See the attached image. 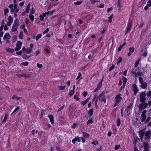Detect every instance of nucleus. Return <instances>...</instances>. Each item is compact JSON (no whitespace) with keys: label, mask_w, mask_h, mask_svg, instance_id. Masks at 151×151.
<instances>
[{"label":"nucleus","mask_w":151,"mask_h":151,"mask_svg":"<svg viewBox=\"0 0 151 151\" xmlns=\"http://www.w3.org/2000/svg\"><path fill=\"white\" fill-rule=\"evenodd\" d=\"M151 132L149 131L145 132L143 131H140L139 132V137L141 138V140L143 139V137L145 140H147L149 139L151 136Z\"/></svg>","instance_id":"1"},{"label":"nucleus","mask_w":151,"mask_h":151,"mask_svg":"<svg viewBox=\"0 0 151 151\" xmlns=\"http://www.w3.org/2000/svg\"><path fill=\"white\" fill-rule=\"evenodd\" d=\"M9 7L11 9V12L13 14L14 13H17L19 10L16 4H14V5L13 4H10Z\"/></svg>","instance_id":"2"},{"label":"nucleus","mask_w":151,"mask_h":151,"mask_svg":"<svg viewBox=\"0 0 151 151\" xmlns=\"http://www.w3.org/2000/svg\"><path fill=\"white\" fill-rule=\"evenodd\" d=\"M122 99V97H121L120 95H118L116 96L115 98V101L116 103L115 104L114 107L116 106L120 103Z\"/></svg>","instance_id":"3"},{"label":"nucleus","mask_w":151,"mask_h":151,"mask_svg":"<svg viewBox=\"0 0 151 151\" xmlns=\"http://www.w3.org/2000/svg\"><path fill=\"white\" fill-rule=\"evenodd\" d=\"M99 100L101 101L104 102L105 103H106V100L104 93L103 92L101 93L99 95Z\"/></svg>","instance_id":"4"},{"label":"nucleus","mask_w":151,"mask_h":151,"mask_svg":"<svg viewBox=\"0 0 151 151\" xmlns=\"http://www.w3.org/2000/svg\"><path fill=\"white\" fill-rule=\"evenodd\" d=\"M145 96L146 94L144 92H142L140 94V101L141 102L143 103L145 102L146 99L145 98Z\"/></svg>","instance_id":"5"},{"label":"nucleus","mask_w":151,"mask_h":151,"mask_svg":"<svg viewBox=\"0 0 151 151\" xmlns=\"http://www.w3.org/2000/svg\"><path fill=\"white\" fill-rule=\"evenodd\" d=\"M11 36L8 33H6L4 35L3 39L6 41L7 43H9V40Z\"/></svg>","instance_id":"6"},{"label":"nucleus","mask_w":151,"mask_h":151,"mask_svg":"<svg viewBox=\"0 0 151 151\" xmlns=\"http://www.w3.org/2000/svg\"><path fill=\"white\" fill-rule=\"evenodd\" d=\"M22 43L20 41H18L17 42L16 46L15 48V50L18 51L20 50L22 45Z\"/></svg>","instance_id":"7"},{"label":"nucleus","mask_w":151,"mask_h":151,"mask_svg":"<svg viewBox=\"0 0 151 151\" xmlns=\"http://www.w3.org/2000/svg\"><path fill=\"white\" fill-rule=\"evenodd\" d=\"M147 110H144L142 112L141 117V121L142 122L145 121L146 119V116L145 114Z\"/></svg>","instance_id":"8"},{"label":"nucleus","mask_w":151,"mask_h":151,"mask_svg":"<svg viewBox=\"0 0 151 151\" xmlns=\"http://www.w3.org/2000/svg\"><path fill=\"white\" fill-rule=\"evenodd\" d=\"M17 76L19 78L23 77L24 78H27L29 77L30 75L29 74L19 73L17 74Z\"/></svg>","instance_id":"9"},{"label":"nucleus","mask_w":151,"mask_h":151,"mask_svg":"<svg viewBox=\"0 0 151 151\" xmlns=\"http://www.w3.org/2000/svg\"><path fill=\"white\" fill-rule=\"evenodd\" d=\"M148 105V104L147 103H142L139 106V110H142L146 108Z\"/></svg>","instance_id":"10"},{"label":"nucleus","mask_w":151,"mask_h":151,"mask_svg":"<svg viewBox=\"0 0 151 151\" xmlns=\"http://www.w3.org/2000/svg\"><path fill=\"white\" fill-rule=\"evenodd\" d=\"M136 71L135 70H133L132 71V74L134 75L135 77H137L138 76H140L142 75V73H140L139 71Z\"/></svg>","instance_id":"11"},{"label":"nucleus","mask_w":151,"mask_h":151,"mask_svg":"<svg viewBox=\"0 0 151 151\" xmlns=\"http://www.w3.org/2000/svg\"><path fill=\"white\" fill-rule=\"evenodd\" d=\"M132 20L131 19H129L128 21L127 26V29L126 32V33L128 32H129L131 29L132 26Z\"/></svg>","instance_id":"12"},{"label":"nucleus","mask_w":151,"mask_h":151,"mask_svg":"<svg viewBox=\"0 0 151 151\" xmlns=\"http://www.w3.org/2000/svg\"><path fill=\"white\" fill-rule=\"evenodd\" d=\"M49 14V12H48L47 13H43L41 14L40 15L39 17L40 18V19L42 21H44V19L45 17H46V14Z\"/></svg>","instance_id":"13"},{"label":"nucleus","mask_w":151,"mask_h":151,"mask_svg":"<svg viewBox=\"0 0 151 151\" xmlns=\"http://www.w3.org/2000/svg\"><path fill=\"white\" fill-rule=\"evenodd\" d=\"M81 137H80L78 136H77L72 140V143L75 144V142L76 141H77L78 142H81Z\"/></svg>","instance_id":"14"},{"label":"nucleus","mask_w":151,"mask_h":151,"mask_svg":"<svg viewBox=\"0 0 151 151\" xmlns=\"http://www.w3.org/2000/svg\"><path fill=\"white\" fill-rule=\"evenodd\" d=\"M144 150L143 151H148L149 150V146L147 143L145 142L143 143Z\"/></svg>","instance_id":"15"},{"label":"nucleus","mask_w":151,"mask_h":151,"mask_svg":"<svg viewBox=\"0 0 151 151\" xmlns=\"http://www.w3.org/2000/svg\"><path fill=\"white\" fill-rule=\"evenodd\" d=\"M151 6V1L149 0L147 3L146 6L144 7V9L145 10H147L149 7Z\"/></svg>","instance_id":"16"},{"label":"nucleus","mask_w":151,"mask_h":151,"mask_svg":"<svg viewBox=\"0 0 151 151\" xmlns=\"http://www.w3.org/2000/svg\"><path fill=\"white\" fill-rule=\"evenodd\" d=\"M132 88L134 92V93L135 94L138 91V90L137 88L136 85L135 84L133 85Z\"/></svg>","instance_id":"17"},{"label":"nucleus","mask_w":151,"mask_h":151,"mask_svg":"<svg viewBox=\"0 0 151 151\" xmlns=\"http://www.w3.org/2000/svg\"><path fill=\"white\" fill-rule=\"evenodd\" d=\"M122 79L123 81V85L124 86H123V87L122 86L121 87V89H122L123 88H124V87L125 86V84L127 81V79L125 77H122Z\"/></svg>","instance_id":"18"},{"label":"nucleus","mask_w":151,"mask_h":151,"mask_svg":"<svg viewBox=\"0 0 151 151\" xmlns=\"http://www.w3.org/2000/svg\"><path fill=\"white\" fill-rule=\"evenodd\" d=\"M48 118H49L51 124H53L54 123L53 116L51 115H48Z\"/></svg>","instance_id":"19"},{"label":"nucleus","mask_w":151,"mask_h":151,"mask_svg":"<svg viewBox=\"0 0 151 151\" xmlns=\"http://www.w3.org/2000/svg\"><path fill=\"white\" fill-rule=\"evenodd\" d=\"M83 135V138H88L89 136L90 135L88 133H86L84 132H82Z\"/></svg>","instance_id":"20"},{"label":"nucleus","mask_w":151,"mask_h":151,"mask_svg":"<svg viewBox=\"0 0 151 151\" xmlns=\"http://www.w3.org/2000/svg\"><path fill=\"white\" fill-rule=\"evenodd\" d=\"M147 85L145 82L141 83L140 86L142 88L145 89L147 87Z\"/></svg>","instance_id":"21"},{"label":"nucleus","mask_w":151,"mask_h":151,"mask_svg":"<svg viewBox=\"0 0 151 151\" xmlns=\"http://www.w3.org/2000/svg\"><path fill=\"white\" fill-rule=\"evenodd\" d=\"M6 50L7 52L11 53H12L14 52V49L9 47L6 48Z\"/></svg>","instance_id":"22"},{"label":"nucleus","mask_w":151,"mask_h":151,"mask_svg":"<svg viewBox=\"0 0 151 151\" xmlns=\"http://www.w3.org/2000/svg\"><path fill=\"white\" fill-rule=\"evenodd\" d=\"M13 25L18 27L19 25V21L17 19L15 20Z\"/></svg>","instance_id":"23"},{"label":"nucleus","mask_w":151,"mask_h":151,"mask_svg":"<svg viewBox=\"0 0 151 151\" xmlns=\"http://www.w3.org/2000/svg\"><path fill=\"white\" fill-rule=\"evenodd\" d=\"M8 116V114L7 113H5L4 115V117L3 120H2V122L3 123L5 122L7 119V117Z\"/></svg>","instance_id":"24"},{"label":"nucleus","mask_w":151,"mask_h":151,"mask_svg":"<svg viewBox=\"0 0 151 151\" xmlns=\"http://www.w3.org/2000/svg\"><path fill=\"white\" fill-rule=\"evenodd\" d=\"M93 109H91L88 111V114L90 116H91L93 113Z\"/></svg>","instance_id":"25"},{"label":"nucleus","mask_w":151,"mask_h":151,"mask_svg":"<svg viewBox=\"0 0 151 151\" xmlns=\"http://www.w3.org/2000/svg\"><path fill=\"white\" fill-rule=\"evenodd\" d=\"M102 86V80L100 81L97 85V87L100 89Z\"/></svg>","instance_id":"26"},{"label":"nucleus","mask_w":151,"mask_h":151,"mask_svg":"<svg viewBox=\"0 0 151 151\" xmlns=\"http://www.w3.org/2000/svg\"><path fill=\"white\" fill-rule=\"evenodd\" d=\"M113 17V15L111 14L110 17H108V22L110 23L112 22V19Z\"/></svg>","instance_id":"27"},{"label":"nucleus","mask_w":151,"mask_h":151,"mask_svg":"<svg viewBox=\"0 0 151 151\" xmlns=\"http://www.w3.org/2000/svg\"><path fill=\"white\" fill-rule=\"evenodd\" d=\"M29 17L31 20V21L33 22L34 19V16L32 14H29Z\"/></svg>","instance_id":"28"},{"label":"nucleus","mask_w":151,"mask_h":151,"mask_svg":"<svg viewBox=\"0 0 151 151\" xmlns=\"http://www.w3.org/2000/svg\"><path fill=\"white\" fill-rule=\"evenodd\" d=\"M42 36V34L41 33L37 35L36 37V40L37 41Z\"/></svg>","instance_id":"29"},{"label":"nucleus","mask_w":151,"mask_h":151,"mask_svg":"<svg viewBox=\"0 0 151 151\" xmlns=\"http://www.w3.org/2000/svg\"><path fill=\"white\" fill-rule=\"evenodd\" d=\"M75 93V91H74L72 90H70L69 91V93H68V95H69V96H71L73 95V94Z\"/></svg>","instance_id":"30"},{"label":"nucleus","mask_w":151,"mask_h":151,"mask_svg":"<svg viewBox=\"0 0 151 151\" xmlns=\"http://www.w3.org/2000/svg\"><path fill=\"white\" fill-rule=\"evenodd\" d=\"M21 99V97H18L15 95H14L12 97V99H16V100H18Z\"/></svg>","instance_id":"31"},{"label":"nucleus","mask_w":151,"mask_h":151,"mask_svg":"<svg viewBox=\"0 0 151 151\" xmlns=\"http://www.w3.org/2000/svg\"><path fill=\"white\" fill-rule=\"evenodd\" d=\"M23 34L22 32H21L19 33V37L20 39H23Z\"/></svg>","instance_id":"32"},{"label":"nucleus","mask_w":151,"mask_h":151,"mask_svg":"<svg viewBox=\"0 0 151 151\" xmlns=\"http://www.w3.org/2000/svg\"><path fill=\"white\" fill-rule=\"evenodd\" d=\"M18 27L13 25L12 27V30L13 32H15L17 31Z\"/></svg>","instance_id":"33"},{"label":"nucleus","mask_w":151,"mask_h":151,"mask_svg":"<svg viewBox=\"0 0 151 151\" xmlns=\"http://www.w3.org/2000/svg\"><path fill=\"white\" fill-rule=\"evenodd\" d=\"M138 140H139V139L137 137H135L134 138V143L136 144Z\"/></svg>","instance_id":"34"},{"label":"nucleus","mask_w":151,"mask_h":151,"mask_svg":"<svg viewBox=\"0 0 151 151\" xmlns=\"http://www.w3.org/2000/svg\"><path fill=\"white\" fill-rule=\"evenodd\" d=\"M65 88V86H60L58 87V89L60 90H62Z\"/></svg>","instance_id":"35"},{"label":"nucleus","mask_w":151,"mask_h":151,"mask_svg":"<svg viewBox=\"0 0 151 151\" xmlns=\"http://www.w3.org/2000/svg\"><path fill=\"white\" fill-rule=\"evenodd\" d=\"M30 4L29 3L27 5V6L26 9L25 10L28 13L29 12V10H30Z\"/></svg>","instance_id":"36"},{"label":"nucleus","mask_w":151,"mask_h":151,"mask_svg":"<svg viewBox=\"0 0 151 151\" xmlns=\"http://www.w3.org/2000/svg\"><path fill=\"white\" fill-rule=\"evenodd\" d=\"M82 3V1H80L75 2L74 3V4L76 5H78L81 4Z\"/></svg>","instance_id":"37"},{"label":"nucleus","mask_w":151,"mask_h":151,"mask_svg":"<svg viewBox=\"0 0 151 151\" xmlns=\"http://www.w3.org/2000/svg\"><path fill=\"white\" fill-rule=\"evenodd\" d=\"M32 49H30V48H28L26 50V52L27 54H30L32 52Z\"/></svg>","instance_id":"38"},{"label":"nucleus","mask_w":151,"mask_h":151,"mask_svg":"<svg viewBox=\"0 0 151 151\" xmlns=\"http://www.w3.org/2000/svg\"><path fill=\"white\" fill-rule=\"evenodd\" d=\"M29 64V63L28 62H24L21 64V65H23L24 66H27V65Z\"/></svg>","instance_id":"39"},{"label":"nucleus","mask_w":151,"mask_h":151,"mask_svg":"<svg viewBox=\"0 0 151 151\" xmlns=\"http://www.w3.org/2000/svg\"><path fill=\"white\" fill-rule=\"evenodd\" d=\"M91 144L95 145H98V142L97 141H94L91 142Z\"/></svg>","instance_id":"40"},{"label":"nucleus","mask_w":151,"mask_h":151,"mask_svg":"<svg viewBox=\"0 0 151 151\" xmlns=\"http://www.w3.org/2000/svg\"><path fill=\"white\" fill-rule=\"evenodd\" d=\"M77 124L74 123L71 126V127L73 129H75L77 126Z\"/></svg>","instance_id":"41"},{"label":"nucleus","mask_w":151,"mask_h":151,"mask_svg":"<svg viewBox=\"0 0 151 151\" xmlns=\"http://www.w3.org/2000/svg\"><path fill=\"white\" fill-rule=\"evenodd\" d=\"M139 83H140V84L142 83H144V82H144V81H143V79L142 78H141L140 76L139 77Z\"/></svg>","instance_id":"42"},{"label":"nucleus","mask_w":151,"mask_h":151,"mask_svg":"<svg viewBox=\"0 0 151 151\" xmlns=\"http://www.w3.org/2000/svg\"><path fill=\"white\" fill-rule=\"evenodd\" d=\"M122 58L121 57H119L118 60H117V64H118L120 63V62L122 61Z\"/></svg>","instance_id":"43"},{"label":"nucleus","mask_w":151,"mask_h":151,"mask_svg":"<svg viewBox=\"0 0 151 151\" xmlns=\"http://www.w3.org/2000/svg\"><path fill=\"white\" fill-rule=\"evenodd\" d=\"M13 20V19L12 18V17H11V16H9L8 18L9 22H12Z\"/></svg>","instance_id":"44"},{"label":"nucleus","mask_w":151,"mask_h":151,"mask_svg":"<svg viewBox=\"0 0 151 151\" xmlns=\"http://www.w3.org/2000/svg\"><path fill=\"white\" fill-rule=\"evenodd\" d=\"M19 106H18L14 110V111H13L12 114H11V115L13 114L17 110H18L19 109Z\"/></svg>","instance_id":"45"},{"label":"nucleus","mask_w":151,"mask_h":151,"mask_svg":"<svg viewBox=\"0 0 151 151\" xmlns=\"http://www.w3.org/2000/svg\"><path fill=\"white\" fill-rule=\"evenodd\" d=\"M40 53V51L39 50H37L35 52V56L38 55Z\"/></svg>","instance_id":"46"},{"label":"nucleus","mask_w":151,"mask_h":151,"mask_svg":"<svg viewBox=\"0 0 151 151\" xmlns=\"http://www.w3.org/2000/svg\"><path fill=\"white\" fill-rule=\"evenodd\" d=\"M9 12V9L8 8L4 10V14L6 15V14Z\"/></svg>","instance_id":"47"},{"label":"nucleus","mask_w":151,"mask_h":151,"mask_svg":"<svg viewBox=\"0 0 151 151\" xmlns=\"http://www.w3.org/2000/svg\"><path fill=\"white\" fill-rule=\"evenodd\" d=\"M133 104L132 103H130V104L128 106L127 108L128 109H129L130 110L129 111V112H130L131 111V109H132V106H133Z\"/></svg>","instance_id":"48"},{"label":"nucleus","mask_w":151,"mask_h":151,"mask_svg":"<svg viewBox=\"0 0 151 151\" xmlns=\"http://www.w3.org/2000/svg\"><path fill=\"white\" fill-rule=\"evenodd\" d=\"M98 7H99L101 8H102L104 7V4L102 3L100 4L99 5H98L97 6Z\"/></svg>","instance_id":"49"},{"label":"nucleus","mask_w":151,"mask_h":151,"mask_svg":"<svg viewBox=\"0 0 151 151\" xmlns=\"http://www.w3.org/2000/svg\"><path fill=\"white\" fill-rule=\"evenodd\" d=\"M139 60H137V61H136V62L135 63V64H134V66H135V67H137L139 64Z\"/></svg>","instance_id":"50"},{"label":"nucleus","mask_w":151,"mask_h":151,"mask_svg":"<svg viewBox=\"0 0 151 151\" xmlns=\"http://www.w3.org/2000/svg\"><path fill=\"white\" fill-rule=\"evenodd\" d=\"M93 123V121L92 118H91L90 119V118H89V119L88 120L87 122V124H89L90 123L91 124H92Z\"/></svg>","instance_id":"51"},{"label":"nucleus","mask_w":151,"mask_h":151,"mask_svg":"<svg viewBox=\"0 0 151 151\" xmlns=\"http://www.w3.org/2000/svg\"><path fill=\"white\" fill-rule=\"evenodd\" d=\"M129 52L132 53L134 51V47H130L129 48Z\"/></svg>","instance_id":"52"},{"label":"nucleus","mask_w":151,"mask_h":151,"mask_svg":"<svg viewBox=\"0 0 151 151\" xmlns=\"http://www.w3.org/2000/svg\"><path fill=\"white\" fill-rule=\"evenodd\" d=\"M117 126H119L121 124L120 120V119H117Z\"/></svg>","instance_id":"53"},{"label":"nucleus","mask_w":151,"mask_h":151,"mask_svg":"<svg viewBox=\"0 0 151 151\" xmlns=\"http://www.w3.org/2000/svg\"><path fill=\"white\" fill-rule=\"evenodd\" d=\"M91 4H93L96 2H99L98 1L96 0H91Z\"/></svg>","instance_id":"54"},{"label":"nucleus","mask_w":151,"mask_h":151,"mask_svg":"<svg viewBox=\"0 0 151 151\" xmlns=\"http://www.w3.org/2000/svg\"><path fill=\"white\" fill-rule=\"evenodd\" d=\"M74 99H76L77 101H78L80 98L79 97H78L76 95H74Z\"/></svg>","instance_id":"55"},{"label":"nucleus","mask_w":151,"mask_h":151,"mask_svg":"<svg viewBox=\"0 0 151 151\" xmlns=\"http://www.w3.org/2000/svg\"><path fill=\"white\" fill-rule=\"evenodd\" d=\"M26 50L27 49H26V48L24 47L22 48L21 50L22 52H22L23 53H24L26 52Z\"/></svg>","instance_id":"56"},{"label":"nucleus","mask_w":151,"mask_h":151,"mask_svg":"<svg viewBox=\"0 0 151 151\" xmlns=\"http://www.w3.org/2000/svg\"><path fill=\"white\" fill-rule=\"evenodd\" d=\"M82 73L80 72H79L78 73V75L76 79L78 80V79H79L80 78V77L81 76H82Z\"/></svg>","instance_id":"57"},{"label":"nucleus","mask_w":151,"mask_h":151,"mask_svg":"<svg viewBox=\"0 0 151 151\" xmlns=\"http://www.w3.org/2000/svg\"><path fill=\"white\" fill-rule=\"evenodd\" d=\"M37 66L39 68H42L43 66L42 64H39L38 63H37Z\"/></svg>","instance_id":"58"},{"label":"nucleus","mask_w":151,"mask_h":151,"mask_svg":"<svg viewBox=\"0 0 151 151\" xmlns=\"http://www.w3.org/2000/svg\"><path fill=\"white\" fill-rule=\"evenodd\" d=\"M115 65H112L111 67L109 69V71H111L114 68Z\"/></svg>","instance_id":"59"},{"label":"nucleus","mask_w":151,"mask_h":151,"mask_svg":"<svg viewBox=\"0 0 151 151\" xmlns=\"http://www.w3.org/2000/svg\"><path fill=\"white\" fill-rule=\"evenodd\" d=\"M127 70H125V71H123L122 72V73H123V75L124 76H127Z\"/></svg>","instance_id":"60"},{"label":"nucleus","mask_w":151,"mask_h":151,"mask_svg":"<svg viewBox=\"0 0 151 151\" xmlns=\"http://www.w3.org/2000/svg\"><path fill=\"white\" fill-rule=\"evenodd\" d=\"M35 10L34 9L32 8L31 9V10L30 11V13L31 14H34L35 13Z\"/></svg>","instance_id":"61"},{"label":"nucleus","mask_w":151,"mask_h":151,"mask_svg":"<svg viewBox=\"0 0 151 151\" xmlns=\"http://www.w3.org/2000/svg\"><path fill=\"white\" fill-rule=\"evenodd\" d=\"M86 103V101H81V104L82 105H84Z\"/></svg>","instance_id":"62"},{"label":"nucleus","mask_w":151,"mask_h":151,"mask_svg":"<svg viewBox=\"0 0 151 151\" xmlns=\"http://www.w3.org/2000/svg\"><path fill=\"white\" fill-rule=\"evenodd\" d=\"M120 145H116L114 148L115 149V150H117L120 147Z\"/></svg>","instance_id":"63"},{"label":"nucleus","mask_w":151,"mask_h":151,"mask_svg":"<svg viewBox=\"0 0 151 151\" xmlns=\"http://www.w3.org/2000/svg\"><path fill=\"white\" fill-rule=\"evenodd\" d=\"M147 95L148 97H150L151 96V91H150L148 92L147 94Z\"/></svg>","instance_id":"64"}]
</instances>
